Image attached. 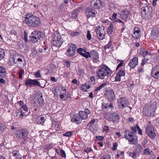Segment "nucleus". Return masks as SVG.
<instances>
[{
    "label": "nucleus",
    "mask_w": 159,
    "mask_h": 159,
    "mask_svg": "<svg viewBox=\"0 0 159 159\" xmlns=\"http://www.w3.org/2000/svg\"><path fill=\"white\" fill-rule=\"evenodd\" d=\"M24 21L26 24L32 27H37L39 26L41 23V20L39 18L28 13L25 15Z\"/></svg>",
    "instance_id": "1"
},
{
    "label": "nucleus",
    "mask_w": 159,
    "mask_h": 159,
    "mask_svg": "<svg viewBox=\"0 0 159 159\" xmlns=\"http://www.w3.org/2000/svg\"><path fill=\"white\" fill-rule=\"evenodd\" d=\"M112 73V71L107 66L102 64L99 66L96 73L98 78L103 80L105 77L111 75Z\"/></svg>",
    "instance_id": "2"
},
{
    "label": "nucleus",
    "mask_w": 159,
    "mask_h": 159,
    "mask_svg": "<svg viewBox=\"0 0 159 159\" xmlns=\"http://www.w3.org/2000/svg\"><path fill=\"white\" fill-rule=\"evenodd\" d=\"M124 137L128 140L130 144L135 145L138 143L137 137L135 134L128 130H125V131Z\"/></svg>",
    "instance_id": "3"
},
{
    "label": "nucleus",
    "mask_w": 159,
    "mask_h": 159,
    "mask_svg": "<svg viewBox=\"0 0 159 159\" xmlns=\"http://www.w3.org/2000/svg\"><path fill=\"white\" fill-rule=\"evenodd\" d=\"M152 11V8L149 5L144 4H142L141 13L142 16L145 18H148Z\"/></svg>",
    "instance_id": "4"
},
{
    "label": "nucleus",
    "mask_w": 159,
    "mask_h": 159,
    "mask_svg": "<svg viewBox=\"0 0 159 159\" xmlns=\"http://www.w3.org/2000/svg\"><path fill=\"white\" fill-rule=\"evenodd\" d=\"M53 92L55 95L59 96L61 98L63 99L66 97V91L64 87H57L54 90Z\"/></svg>",
    "instance_id": "5"
},
{
    "label": "nucleus",
    "mask_w": 159,
    "mask_h": 159,
    "mask_svg": "<svg viewBox=\"0 0 159 159\" xmlns=\"http://www.w3.org/2000/svg\"><path fill=\"white\" fill-rule=\"evenodd\" d=\"M43 34L40 32L35 31L32 33L30 37V40L34 43H37L38 40L42 37Z\"/></svg>",
    "instance_id": "6"
},
{
    "label": "nucleus",
    "mask_w": 159,
    "mask_h": 159,
    "mask_svg": "<svg viewBox=\"0 0 159 159\" xmlns=\"http://www.w3.org/2000/svg\"><path fill=\"white\" fill-rule=\"evenodd\" d=\"M52 36V43L53 45L60 47L63 43V40L60 35L57 33L54 34Z\"/></svg>",
    "instance_id": "7"
},
{
    "label": "nucleus",
    "mask_w": 159,
    "mask_h": 159,
    "mask_svg": "<svg viewBox=\"0 0 159 159\" xmlns=\"http://www.w3.org/2000/svg\"><path fill=\"white\" fill-rule=\"evenodd\" d=\"M29 134L27 129L23 128L16 131L15 135L16 138L19 139H25Z\"/></svg>",
    "instance_id": "8"
},
{
    "label": "nucleus",
    "mask_w": 159,
    "mask_h": 159,
    "mask_svg": "<svg viewBox=\"0 0 159 159\" xmlns=\"http://www.w3.org/2000/svg\"><path fill=\"white\" fill-rule=\"evenodd\" d=\"M104 29V28L103 26H98L96 27L95 32L100 40H102L105 38V32Z\"/></svg>",
    "instance_id": "9"
},
{
    "label": "nucleus",
    "mask_w": 159,
    "mask_h": 159,
    "mask_svg": "<svg viewBox=\"0 0 159 159\" xmlns=\"http://www.w3.org/2000/svg\"><path fill=\"white\" fill-rule=\"evenodd\" d=\"M104 3L101 0H92L91 6L95 9H99L104 7Z\"/></svg>",
    "instance_id": "10"
},
{
    "label": "nucleus",
    "mask_w": 159,
    "mask_h": 159,
    "mask_svg": "<svg viewBox=\"0 0 159 159\" xmlns=\"http://www.w3.org/2000/svg\"><path fill=\"white\" fill-rule=\"evenodd\" d=\"M146 132L149 137L154 139L156 136L154 128L150 125L148 126L146 129Z\"/></svg>",
    "instance_id": "11"
},
{
    "label": "nucleus",
    "mask_w": 159,
    "mask_h": 159,
    "mask_svg": "<svg viewBox=\"0 0 159 159\" xmlns=\"http://www.w3.org/2000/svg\"><path fill=\"white\" fill-rule=\"evenodd\" d=\"M69 48L67 50L66 54L67 55L72 56L75 54L76 48V45L73 44H70L69 45Z\"/></svg>",
    "instance_id": "12"
},
{
    "label": "nucleus",
    "mask_w": 159,
    "mask_h": 159,
    "mask_svg": "<svg viewBox=\"0 0 159 159\" xmlns=\"http://www.w3.org/2000/svg\"><path fill=\"white\" fill-rule=\"evenodd\" d=\"M118 105L121 108L123 109L128 106V101L125 98H121L118 100Z\"/></svg>",
    "instance_id": "13"
},
{
    "label": "nucleus",
    "mask_w": 159,
    "mask_h": 159,
    "mask_svg": "<svg viewBox=\"0 0 159 159\" xmlns=\"http://www.w3.org/2000/svg\"><path fill=\"white\" fill-rule=\"evenodd\" d=\"M108 101L113 102L115 99V96L114 92L112 90H109L105 94Z\"/></svg>",
    "instance_id": "14"
},
{
    "label": "nucleus",
    "mask_w": 159,
    "mask_h": 159,
    "mask_svg": "<svg viewBox=\"0 0 159 159\" xmlns=\"http://www.w3.org/2000/svg\"><path fill=\"white\" fill-rule=\"evenodd\" d=\"M151 75L153 78L157 79H159V65L156 66L153 68L151 72Z\"/></svg>",
    "instance_id": "15"
},
{
    "label": "nucleus",
    "mask_w": 159,
    "mask_h": 159,
    "mask_svg": "<svg viewBox=\"0 0 159 159\" xmlns=\"http://www.w3.org/2000/svg\"><path fill=\"white\" fill-rule=\"evenodd\" d=\"M153 108L150 106H146L143 109V112L145 116H149L151 115L152 112L153 111Z\"/></svg>",
    "instance_id": "16"
},
{
    "label": "nucleus",
    "mask_w": 159,
    "mask_h": 159,
    "mask_svg": "<svg viewBox=\"0 0 159 159\" xmlns=\"http://www.w3.org/2000/svg\"><path fill=\"white\" fill-rule=\"evenodd\" d=\"M138 58L136 57H134L130 61L129 66L131 69H134L138 64Z\"/></svg>",
    "instance_id": "17"
},
{
    "label": "nucleus",
    "mask_w": 159,
    "mask_h": 159,
    "mask_svg": "<svg viewBox=\"0 0 159 159\" xmlns=\"http://www.w3.org/2000/svg\"><path fill=\"white\" fill-rule=\"evenodd\" d=\"M90 113V111L88 109H85V111H80L79 112V115L80 117V119L85 120L88 117V115Z\"/></svg>",
    "instance_id": "18"
},
{
    "label": "nucleus",
    "mask_w": 159,
    "mask_h": 159,
    "mask_svg": "<svg viewBox=\"0 0 159 159\" xmlns=\"http://www.w3.org/2000/svg\"><path fill=\"white\" fill-rule=\"evenodd\" d=\"M25 84L27 85H30L31 86L32 85L34 86H40V83L36 80H31V79H29L26 80L25 82Z\"/></svg>",
    "instance_id": "19"
},
{
    "label": "nucleus",
    "mask_w": 159,
    "mask_h": 159,
    "mask_svg": "<svg viewBox=\"0 0 159 159\" xmlns=\"http://www.w3.org/2000/svg\"><path fill=\"white\" fill-rule=\"evenodd\" d=\"M86 14L88 18H93L95 16V11L90 8H87L86 10Z\"/></svg>",
    "instance_id": "20"
},
{
    "label": "nucleus",
    "mask_w": 159,
    "mask_h": 159,
    "mask_svg": "<svg viewBox=\"0 0 159 159\" xmlns=\"http://www.w3.org/2000/svg\"><path fill=\"white\" fill-rule=\"evenodd\" d=\"M77 52L83 57H85L86 58H88L90 57V54L88 52H85L84 49L80 48L77 49Z\"/></svg>",
    "instance_id": "21"
},
{
    "label": "nucleus",
    "mask_w": 159,
    "mask_h": 159,
    "mask_svg": "<svg viewBox=\"0 0 159 159\" xmlns=\"http://www.w3.org/2000/svg\"><path fill=\"white\" fill-rule=\"evenodd\" d=\"M134 30L133 34L132 35L133 37L135 39H138L140 36V29L136 27L134 28Z\"/></svg>",
    "instance_id": "22"
},
{
    "label": "nucleus",
    "mask_w": 159,
    "mask_h": 159,
    "mask_svg": "<svg viewBox=\"0 0 159 159\" xmlns=\"http://www.w3.org/2000/svg\"><path fill=\"white\" fill-rule=\"evenodd\" d=\"M151 36L154 39H156L159 36V28L157 27L152 30L151 33Z\"/></svg>",
    "instance_id": "23"
},
{
    "label": "nucleus",
    "mask_w": 159,
    "mask_h": 159,
    "mask_svg": "<svg viewBox=\"0 0 159 159\" xmlns=\"http://www.w3.org/2000/svg\"><path fill=\"white\" fill-rule=\"evenodd\" d=\"M93 58V61L94 62H96L98 61L99 58V55L98 52L95 51H93L91 52L90 57Z\"/></svg>",
    "instance_id": "24"
},
{
    "label": "nucleus",
    "mask_w": 159,
    "mask_h": 159,
    "mask_svg": "<svg viewBox=\"0 0 159 159\" xmlns=\"http://www.w3.org/2000/svg\"><path fill=\"white\" fill-rule=\"evenodd\" d=\"M16 64L19 67H22L24 66V64L22 58L18 57H16Z\"/></svg>",
    "instance_id": "25"
},
{
    "label": "nucleus",
    "mask_w": 159,
    "mask_h": 159,
    "mask_svg": "<svg viewBox=\"0 0 159 159\" xmlns=\"http://www.w3.org/2000/svg\"><path fill=\"white\" fill-rule=\"evenodd\" d=\"M139 54L143 57H145L147 55H150L151 53L150 52L147 51L145 49L142 48L140 49Z\"/></svg>",
    "instance_id": "26"
},
{
    "label": "nucleus",
    "mask_w": 159,
    "mask_h": 159,
    "mask_svg": "<svg viewBox=\"0 0 159 159\" xmlns=\"http://www.w3.org/2000/svg\"><path fill=\"white\" fill-rule=\"evenodd\" d=\"M49 132L47 131H42L40 133V136L44 140H46L49 136Z\"/></svg>",
    "instance_id": "27"
},
{
    "label": "nucleus",
    "mask_w": 159,
    "mask_h": 159,
    "mask_svg": "<svg viewBox=\"0 0 159 159\" xmlns=\"http://www.w3.org/2000/svg\"><path fill=\"white\" fill-rule=\"evenodd\" d=\"M129 12L127 10L123 11L121 12L120 15V17L121 18L126 19L128 18Z\"/></svg>",
    "instance_id": "28"
},
{
    "label": "nucleus",
    "mask_w": 159,
    "mask_h": 159,
    "mask_svg": "<svg viewBox=\"0 0 159 159\" xmlns=\"http://www.w3.org/2000/svg\"><path fill=\"white\" fill-rule=\"evenodd\" d=\"M12 155L14 157V159H21V155L18 151H14L12 152Z\"/></svg>",
    "instance_id": "29"
},
{
    "label": "nucleus",
    "mask_w": 159,
    "mask_h": 159,
    "mask_svg": "<svg viewBox=\"0 0 159 159\" xmlns=\"http://www.w3.org/2000/svg\"><path fill=\"white\" fill-rule=\"evenodd\" d=\"M46 120L45 117L43 116L39 117L36 119V121L38 124H43Z\"/></svg>",
    "instance_id": "30"
},
{
    "label": "nucleus",
    "mask_w": 159,
    "mask_h": 159,
    "mask_svg": "<svg viewBox=\"0 0 159 159\" xmlns=\"http://www.w3.org/2000/svg\"><path fill=\"white\" fill-rule=\"evenodd\" d=\"M6 75V72L5 68L0 66V77H4Z\"/></svg>",
    "instance_id": "31"
},
{
    "label": "nucleus",
    "mask_w": 159,
    "mask_h": 159,
    "mask_svg": "<svg viewBox=\"0 0 159 159\" xmlns=\"http://www.w3.org/2000/svg\"><path fill=\"white\" fill-rule=\"evenodd\" d=\"M52 127L57 130H59L60 129L59 123L57 122L53 121L52 123Z\"/></svg>",
    "instance_id": "32"
},
{
    "label": "nucleus",
    "mask_w": 159,
    "mask_h": 159,
    "mask_svg": "<svg viewBox=\"0 0 159 159\" xmlns=\"http://www.w3.org/2000/svg\"><path fill=\"white\" fill-rule=\"evenodd\" d=\"M111 120L114 121H116L119 119V115L116 113H112Z\"/></svg>",
    "instance_id": "33"
},
{
    "label": "nucleus",
    "mask_w": 159,
    "mask_h": 159,
    "mask_svg": "<svg viewBox=\"0 0 159 159\" xmlns=\"http://www.w3.org/2000/svg\"><path fill=\"white\" fill-rule=\"evenodd\" d=\"M81 120L80 118H78L75 117L72 118L71 121L76 124H79L81 123Z\"/></svg>",
    "instance_id": "34"
},
{
    "label": "nucleus",
    "mask_w": 159,
    "mask_h": 159,
    "mask_svg": "<svg viewBox=\"0 0 159 159\" xmlns=\"http://www.w3.org/2000/svg\"><path fill=\"white\" fill-rule=\"evenodd\" d=\"M16 56H13L9 60V64L11 66H12L16 64Z\"/></svg>",
    "instance_id": "35"
},
{
    "label": "nucleus",
    "mask_w": 159,
    "mask_h": 159,
    "mask_svg": "<svg viewBox=\"0 0 159 159\" xmlns=\"http://www.w3.org/2000/svg\"><path fill=\"white\" fill-rule=\"evenodd\" d=\"M90 88V86L87 84H85L81 86L82 90L84 92L87 91L88 89Z\"/></svg>",
    "instance_id": "36"
},
{
    "label": "nucleus",
    "mask_w": 159,
    "mask_h": 159,
    "mask_svg": "<svg viewBox=\"0 0 159 159\" xmlns=\"http://www.w3.org/2000/svg\"><path fill=\"white\" fill-rule=\"evenodd\" d=\"M112 113H106L104 115V118L108 120H111Z\"/></svg>",
    "instance_id": "37"
},
{
    "label": "nucleus",
    "mask_w": 159,
    "mask_h": 159,
    "mask_svg": "<svg viewBox=\"0 0 159 159\" xmlns=\"http://www.w3.org/2000/svg\"><path fill=\"white\" fill-rule=\"evenodd\" d=\"M113 30V25L111 23L110 26L108 27L107 30V32L109 34H111Z\"/></svg>",
    "instance_id": "38"
},
{
    "label": "nucleus",
    "mask_w": 159,
    "mask_h": 159,
    "mask_svg": "<svg viewBox=\"0 0 159 159\" xmlns=\"http://www.w3.org/2000/svg\"><path fill=\"white\" fill-rule=\"evenodd\" d=\"M108 84L107 82H105L100 85L96 89H95V91H99L102 89L103 87H104Z\"/></svg>",
    "instance_id": "39"
},
{
    "label": "nucleus",
    "mask_w": 159,
    "mask_h": 159,
    "mask_svg": "<svg viewBox=\"0 0 159 159\" xmlns=\"http://www.w3.org/2000/svg\"><path fill=\"white\" fill-rule=\"evenodd\" d=\"M5 56V52L4 50L0 48V61L3 59Z\"/></svg>",
    "instance_id": "40"
},
{
    "label": "nucleus",
    "mask_w": 159,
    "mask_h": 159,
    "mask_svg": "<svg viewBox=\"0 0 159 159\" xmlns=\"http://www.w3.org/2000/svg\"><path fill=\"white\" fill-rule=\"evenodd\" d=\"M36 103H38L39 105L38 106H42L43 105V100L42 98H39L38 99V101H36Z\"/></svg>",
    "instance_id": "41"
},
{
    "label": "nucleus",
    "mask_w": 159,
    "mask_h": 159,
    "mask_svg": "<svg viewBox=\"0 0 159 159\" xmlns=\"http://www.w3.org/2000/svg\"><path fill=\"white\" fill-rule=\"evenodd\" d=\"M73 134V132L71 131H69L66 132V133L64 134L63 135L64 136L70 137Z\"/></svg>",
    "instance_id": "42"
},
{
    "label": "nucleus",
    "mask_w": 159,
    "mask_h": 159,
    "mask_svg": "<svg viewBox=\"0 0 159 159\" xmlns=\"http://www.w3.org/2000/svg\"><path fill=\"white\" fill-rule=\"evenodd\" d=\"M129 155L130 157L134 158L136 157V153L134 151H133L132 152H130L129 153Z\"/></svg>",
    "instance_id": "43"
},
{
    "label": "nucleus",
    "mask_w": 159,
    "mask_h": 159,
    "mask_svg": "<svg viewBox=\"0 0 159 159\" xmlns=\"http://www.w3.org/2000/svg\"><path fill=\"white\" fill-rule=\"evenodd\" d=\"M24 71L23 69L20 70L18 72L19 78L21 79L22 77V75L24 74Z\"/></svg>",
    "instance_id": "44"
},
{
    "label": "nucleus",
    "mask_w": 159,
    "mask_h": 159,
    "mask_svg": "<svg viewBox=\"0 0 159 159\" xmlns=\"http://www.w3.org/2000/svg\"><path fill=\"white\" fill-rule=\"evenodd\" d=\"M80 33L78 32H70L69 33L70 35L72 36H75L79 35Z\"/></svg>",
    "instance_id": "45"
},
{
    "label": "nucleus",
    "mask_w": 159,
    "mask_h": 159,
    "mask_svg": "<svg viewBox=\"0 0 159 159\" xmlns=\"http://www.w3.org/2000/svg\"><path fill=\"white\" fill-rule=\"evenodd\" d=\"M34 75H35L36 78H39L41 77V75L40 74V71L39 70H38L34 74Z\"/></svg>",
    "instance_id": "46"
},
{
    "label": "nucleus",
    "mask_w": 159,
    "mask_h": 159,
    "mask_svg": "<svg viewBox=\"0 0 159 159\" xmlns=\"http://www.w3.org/2000/svg\"><path fill=\"white\" fill-rule=\"evenodd\" d=\"M118 74L120 77L123 76L125 75V72L124 71L120 70L118 73Z\"/></svg>",
    "instance_id": "47"
},
{
    "label": "nucleus",
    "mask_w": 159,
    "mask_h": 159,
    "mask_svg": "<svg viewBox=\"0 0 159 159\" xmlns=\"http://www.w3.org/2000/svg\"><path fill=\"white\" fill-rule=\"evenodd\" d=\"M136 150L139 152H140L142 149V147L140 144H138L136 145Z\"/></svg>",
    "instance_id": "48"
},
{
    "label": "nucleus",
    "mask_w": 159,
    "mask_h": 159,
    "mask_svg": "<svg viewBox=\"0 0 159 159\" xmlns=\"http://www.w3.org/2000/svg\"><path fill=\"white\" fill-rule=\"evenodd\" d=\"M52 147V145L51 144H46L44 145L43 148L47 149L51 148Z\"/></svg>",
    "instance_id": "49"
},
{
    "label": "nucleus",
    "mask_w": 159,
    "mask_h": 159,
    "mask_svg": "<svg viewBox=\"0 0 159 159\" xmlns=\"http://www.w3.org/2000/svg\"><path fill=\"white\" fill-rule=\"evenodd\" d=\"M100 159H111V157L108 155H105L102 156Z\"/></svg>",
    "instance_id": "50"
},
{
    "label": "nucleus",
    "mask_w": 159,
    "mask_h": 159,
    "mask_svg": "<svg viewBox=\"0 0 159 159\" xmlns=\"http://www.w3.org/2000/svg\"><path fill=\"white\" fill-rule=\"evenodd\" d=\"M71 17L72 18L75 19L77 17V13L75 11H73L72 13Z\"/></svg>",
    "instance_id": "51"
},
{
    "label": "nucleus",
    "mask_w": 159,
    "mask_h": 159,
    "mask_svg": "<svg viewBox=\"0 0 159 159\" xmlns=\"http://www.w3.org/2000/svg\"><path fill=\"white\" fill-rule=\"evenodd\" d=\"M123 63H124L123 61L122 60L121 61H120V63H119V64L117 66V68H116V70H117L120 67H121L123 65Z\"/></svg>",
    "instance_id": "52"
},
{
    "label": "nucleus",
    "mask_w": 159,
    "mask_h": 159,
    "mask_svg": "<svg viewBox=\"0 0 159 159\" xmlns=\"http://www.w3.org/2000/svg\"><path fill=\"white\" fill-rule=\"evenodd\" d=\"M109 130V127L108 126H104L103 127V132H108Z\"/></svg>",
    "instance_id": "53"
},
{
    "label": "nucleus",
    "mask_w": 159,
    "mask_h": 159,
    "mask_svg": "<svg viewBox=\"0 0 159 159\" xmlns=\"http://www.w3.org/2000/svg\"><path fill=\"white\" fill-rule=\"evenodd\" d=\"M148 60V59L147 58H144L142 61V62L141 64V65H143L144 64H145L146 63H147Z\"/></svg>",
    "instance_id": "54"
},
{
    "label": "nucleus",
    "mask_w": 159,
    "mask_h": 159,
    "mask_svg": "<svg viewBox=\"0 0 159 159\" xmlns=\"http://www.w3.org/2000/svg\"><path fill=\"white\" fill-rule=\"evenodd\" d=\"M95 122V120H93L87 125V126H89V127H91L93 125Z\"/></svg>",
    "instance_id": "55"
},
{
    "label": "nucleus",
    "mask_w": 159,
    "mask_h": 159,
    "mask_svg": "<svg viewBox=\"0 0 159 159\" xmlns=\"http://www.w3.org/2000/svg\"><path fill=\"white\" fill-rule=\"evenodd\" d=\"M60 155L62 157H66V154L65 151L63 150H61L60 151Z\"/></svg>",
    "instance_id": "56"
},
{
    "label": "nucleus",
    "mask_w": 159,
    "mask_h": 159,
    "mask_svg": "<svg viewBox=\"0 0 159 159\" xmlns=\"http://www.w3.org/2000/svg\"><path fill=\"white\" fill-rule=\"evenodd\" d=\"M120 76H119L118 74H117L115 77V81H119L120 80Z\"/></svg>",
    "instance_id": "57"
},
{
    "label": "nucleus",
    "mask_w": 159,
    "mask_h": 159,
    "mask_svg": "<svg viewBox=\"0 0 159 159\" xmlns=\"http://www.w3.org/2000/svg\"><path fill=\"white\" fill-rule=\"evenodd\" d=\"M5 128L4 125L2 124H0V130L3 131Z\"/></svg>",
    "instance_id": "58"
},
{
    "label": "nucleus",
    "mask_w": 159,
    "mask_h": 159,
    "mask_svg": "<svg viewBox=\"0 0 159 159\" xmlns=\"http://www.w3.org/2000/svg\"><path fill=\"white\" fill-rule=\"evenodd\" d=\"M87 39L90 40L91 39V35L90 34V32L88 30L87 31Z\"/></svg>",
    "instance_id": "59"
},
{
    "label": "nucleus",
    "mask_w": 159,
    "mask_h": 159,
    "mask_svg": "<svg viewBox=\"0 0 159 159\" xmlns=\"http://www.w3.org/2000/svg\"><path fill=\"white\" fill-rule=\"evenodd\" d=\"M21 108L25 111L26 112L28 111V108L26 105L25 104L24 106H23Z\"/></svg>",
    "instance_id": "60"
},
{
    "label": "nucleus",
    "mask_w": 159,
    "mask_h": 159,
    "mask_svg": "<svg viewBox=\"0 0 159 159\" xmlns=\"http://www.w3.org/2000/svg\"><path fill=\"white\" fill-rule=\"evenodd\" d=\"M111 42H109L107 44L104 46V48L105 49L109 48L111 46Z\"/></svg>",
    "instance_id": "61"
},
{
    "label": "nucleus",
    "mask_w": 159,
    "mask_h": 159,
    "mask_svg": "<svg viewBox=\"0 0 159 159\" xmlns=\"http://www.w3.org/2000/svg\"><path fill=\"white\" fill-rule=\"evenodd\" d=\"M92 149L91 148H87L86 149L84 150V152H86L87 153H88L90 151H92Z\"/></svg>",
    "instance_id": "62"
},
{
    "label": "nucleus",
    "mask_w": 159,
    "mask_h": 159,
    "mask_svg": "<svg viewBox=\"0 0 159 159\" xmlns=\"http://www.w3.org/2000/svg\"><path fill=\"white\" fill-rule=\"evenodd\" d=\"M118 145V144L117 143H115L113 145V148L112 149L113 150L115 151L117 148V147Z\"/></svg>",
    "instance_id": "63"
},
{
    "label": "nucleus",
    "mask_w": 159,
    "mask_h": 159,
    "mask_svg": "<svg viewBox=\"0 0 159 159\" xmlns=\"http://www.w3.org/2000/svg\"><path fill=\"white\" fill-rule=\"evenodd\" d=\"M96 139L97 140H102L103 139V137L101 136H97L96 137Z\"/></svg>",
    "instance_id": "64"
}]
</instances>
